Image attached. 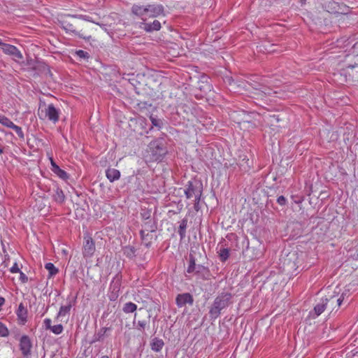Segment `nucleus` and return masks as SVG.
<instances>
[{"label":"nucleus","instance_id":"obj_12","mask_svg":"<svg viewBox=\"0 0 358 358\" xmlns=\"http://www.w3.org/2000/svg\"><path fill=\"white\" fill-rule=\"evenodd\" d=\"M59 110L53 104H49L45 110V117L55 123L59 120Z\"/></svg>","mask_w":358,"mask_h":358},{"label":"nucleus","instance_id":"obj_32","mask_svg":"<svg viewBox=\"0 0 358 358\" xmlns=\"http://www.w3.org/2000/svg\"><path fill=\"white\" fill-rule=\"evenodd\" d=\"M0 123L8 128H11L14 124L10 119L2 115H0Z\"/></svg>","mask_w":358,"mask_h":358},{"label":"nucleus","instance_id":"obj_44","mask_svg":"<svg viewBox=\"0 0 358 358\" xmlns=\"http://www.w3.org/2000/svg\"><path fill=\"white\" fill-rule=\"evenodd\" d=\"M141 216L143 219L145 220V221L150 220V213L149 211H145L143 213H141Z\"/></svg>","mask_w":358,"mask_h":358},{"label":"nucleus","instance_id":"obj_8","mask_svg":"<svg viewBox=\"0 0 358 358\" xmlns=\"http://www.w3.org/2000/svg\"><path fill=\"white\" fill-rule=\"evenodd\" d=\"M148 17H157L164 15V6L161 4L146 5Z\"/></svg>","mask_w":358,"mask_h":358},{"label":"nucleus","instance_id":"obj_22","mask_svg":"<svg viewBox=\"0 0 358 358\" xmlns=\"http://www.w3.org/2000/svg\"><path fill=\"white\" fill-rule=\"evenodd\" d=\"M157 230V226L152 220L145 221L142 225V229L141 231H145V232L155 233Z\"/></svg>","mask_w":358,"mask_h":358},{"label":"nucleus","instance_id":"obj_28","mask_svg":"<svg viewBox=\"0 0 358 358\" xmlns=\"http://www.w3.org/2000/svg\"><path fill=\"white\" fill-rule=\"evenodd\" d=\"M72 306L71 302L66 306H62L59 308V313H57V317H63L69 313Z\"/></svg>","mask_w":358,"mask_h":358},{"label":"nucleus","instance_id":"obj_42","mask_svg":"<svg viewBox=\"0 0 358 358\" xmlns=\"http://www.w3.org/2000/svg\"><path fill=\"white\" fill-rule=\"evenodd\" d=\"M10 271L13 273L20 272L17 264L15 262L13 266L10 268Z\"/></svg>","mask_w":358,"mask_h":358},{"label":"nucleus","instance_id":"obj_19","mask_svg":"<svg viewBox=\"0 0 358 358\" xmlns=\"http://www.w3.org/2000/svg\"><path fill=\"white\" fill-rule=\"evenodd\" d=\"M110 330V327H102L98 332L94 334L92 340L90 341V343L92 344L97 341H102L104 336H106L107 331Z\"/></svg>","mask_w":358,"mask_h":358},{"label":"nucleus","instance_id":"obj_18","mask_svg":"<svg viewBox=\"0 0 358 358\" xmlns=\"http://www.w3.org/2000/svg\"><path fill=\"white\" fill-rule=\"evenodd\" d=\"M164 345V343L162 339L159 338H154L150 342V348L152 350L159 352H160Z\"/></svg>","mask_w":358,"mask_h":358},{"label":"nucleus","instance_id":"obj_15","mask_svg":"<svg viewBox=\"0 0 358 358\" xmlns=\"http://www.w3.org/2000/svg\"><path fill=\"white\" fill-rule=\"evenodd\" d=\"M120 172L114 168H108L106 170V176L110 182H113L120 178Z\"/></svg>","mask_w":358,"mask_h":358},{"label":"nucleus","instance_id":"obj_17","mask_svg":"<svg viewBox=\"0 0 358 358\" xmlns=\"http://www.w3.org/2000/svg\"><path fill=\"white\" fill-rule=\"evenodd\" d=\"M142 28L147 32L159 31L161 29V23L159 20H155L152 23H143Z\"/></svg>","mask_w":358,"mask_h":358},{"label":"nucleus","instance_id":"obj_4","mask_svg":"<svg viewBox=\"0 0 358 358\" xmlns=\"http://www.w3.org/2000/svg\"><path fill=\"white\" fill-rule=\"evenodd\" d=\"M184 193L188 199L192 197L199 199V196H201L203 193L202 182L196 178L189 180L185 185Z\"/></svg>","mask_w":358,"mask_h":358},{"label":"nucleus","instance_id":"obj_47","mask_svg":"<svg viewBox=\"0 0 358 358\" xmlns=\"http://www.w3.org/2000/svg\"><path fill=\"white\" fill-rule=\"evenodd\" d=\"M343 296H341L339 298H337V299L335 297V303H336L338 308L340 307V306L343 303Z\"/></svg>","mask_w":358,"mask_h":358},{"label":"nucleus","instance_id":"obj_21","mask_svg":"<svg viewBox=\"0 0 358 358\" xmlns=\"http://www.w3.org/2000/svg\"><path fill=\"white\" fill-rule=\"evenodd\" d=\"M54 193L52 194L53 199L59 203H62L65 200V196L62 189L58 187H55L53 189Z\"/></svg>","mask_w":358,"mask_h":358},{"label":"nucleus","instance_id":"obj_39","mask_svg":"<svg viewBox=\"0 0 358 358\" xmlns=\"http://www.w3.org/2000/svg\"><path fill=\"white\" fill-rule=\"evenodd\" d=\"M201 197V196H199V199H197V197H194V208L196 211H199L201 208L199 205Z\"/></svg>","mask_w":358,"mask_h":358},{"label":"nucleus","instance_id":"obj_11","mask_svg":"<svg viewBox=\"0 0 358 358\" xmlns=\"http://www.w3.org/2000/svg\"><path fill=\"white\" fill-rule=\"evenodd\" d=\"M1 48L5 54L13 56L15 58L21 59L23 57L20 51L14 45L3 43Z\"/></svg>","mask_w":358,"mask_h":358},{"label":"nucleus","instance_id":"obj_52","mask_svg":"<svg viewBox=\"0 0 358 358\" xmlns=\"http://www.w3.org/2000/svg\"><path fill=\"white\" fill-rule=\"evenodd\" d=\"M100 358H109V357L107 355H103Z\"/></svg>","mask_w":358,"mask_h":358},{"label":"nucleus","instance_id":"obj_49","mask_svg":"<svg viewBox=\"0 0 358 358\" xmlns=\"http://www.w3.org/2000/svg\"><path fill=\"white\" fill-rule=\"evenodd\" d=\"M43 68H44L45 70H46V71H47L46 73H48L49 75H51V71H50V69H49L48 65L44 64L43 65Z\"/></svg>","mask_w":358,"mask_h":358},{"label":"nucleus","instance_id":"obj_9","mask_svg":"<svg viewBox=\"0 0 358 358\" xmlns=\"http://www.w3.org/2000/svg\"><path fill=\"white\" fill-rule=\"evenodd\" d=\"M20 350L24 357H28L31 355V349L32 343L29 337L27 335H23L20 339Z\"/></svg>","mask_w":358,"mask_h":358},{"label":"nucleus","instance_id":"obj_51","mask_svg":"<svg viewBox=\"0 0 358 358\" xmlns=\"http://www.w3.org/2000/svg\"><path fill=\"white\" fill-rule=\"evenodd\" d=\"M97 24H99L103 29H104L105 31H106V24H99V23H97Z\"/></svg>","mask_w":358,"mask_h":358},{"label":"nucleus","instance_id":"obj_55","mask_svg":"<svg viewBox=\"0 0 358 358\" xmlns=\"http://www.w3.org/2000/svg\"><path fill=\"white\" fill-rule=\"evenodd\" d=\"M27 358V357H26Z\"/></svg>","mask_w":358,"mask_h":358},{"label":"nucleus","instance_id":"obj_31","mask_svg":"<svg viewBox=\"0 0 358 358\" xmlns=\"http://www.w3.org/2000/svg\"><path fill=\"white\" fill-rule=\"evenodd\" d=\"M220 259L225 262L229 257V250L228 248H221L218 252Z\"/></svg>","mask_w":358,"mask_h":358},{"label":"nucleus","instance_id":"obj_10","mask_svg":"<svg viewBox=\"0 0 358 358\" xmlns=\"http://www.w3.org/2000/svg\"><path fill=\"white\" fill-rule=\"evenodd\" d=\"M176 303L179 308H182L187 304L192 306L194 303L193 296L189 293L179 294L176 298Z\"/></svg>","mask_w":358,"mask_h":358},{"label":"nucleus","instance_id":"obj_41","mask_svg":"<svg viewBox=\"0 0 358 358\" xmlns=\"http://www.w3.org/2000/svg\"><path fill=\"white\" fill-rule=\"evenodd\" d=\"M76 53H77L78 56L81 58L88 57V53L84 50H80L77 51Z\"/></svg>","mask_w":358,"mask_h":358},{"label":"nucleus","instance_id":"obj_7","mask_svg":"<svg viewBox=\"0 0 358 358\" xmlns=\"http://www.w3.org/2000/svg\"><path fill=\"white\" fill-rule=\"evenodd\" d=\"M249 85L252 87V88L255 91V94L258 96L263 98L267 95H270L271 94L272 90L268 87H266L263 84L257 82H248Z\"/></svg>","mask_w":358,"mask_h":358},{"label":"nucleus","instance_id":"obj_14","mask_svg":"<svg viewBox=\"0 0 358 358\" xmlns=\"http://www.w3.org/2000/svg\"><path fill=\"white\" fill-rule=\"evenodd\" d=\"M131 10L132 14L140 17L143 21H145L148 18L146 6L134 4Z\"/></svg>","mask_w":358,"mask_h":358},{"label":"nucleus","instance_id":"obj_36","mask_svg":"<svg viewBox=\"0 0 358 358\" xmlns=\"http://www.w3.org/2000/svg\"><path fill=\"white\" fill-rule=\"evenodd\" d=\"M10 129H13L20 138L24 139V135L20 127L14 124Z\"/></svg>","mask_w":358,"mask_h":358},{"label":"nucleus","instance_id":"obj_29","mask_svg":"<svg viewBox=\"0 0 358 358\" xmlns=\"http://www.w3.org/2000/svg\"><path fill=\"white\" fill-rule=\"evenodd\" d=\"M122 276L119 274H117L113 279L111 282L110 287H113V292L114 291H118L120 286V282H121Z\"/></svg>","mask_w":358,"mask_h":358},{"label":"nucleus","instance_id":"obj_53","mask_svg":"<svg viewBox=\"0 0 358 358\" xmlns=\"http://www.w3.org/2000/svg\"><path fill=\"white\" fill-rule=\"evenodd\" d=\"M3 152V148H0V155H1Z\"/></svg>","mask_w":358,"mask_h":358},{"label":"nucleus","instance_id":"obj_25","mask_svg":"<svg viewBox=\"0 0 358 358\" xmlns=\"http://www.w3.org/2000/svg\"><path fill=\"white\" fill-rule=\"evenodd\" d=\"M123 254L129 259H134L136 257V250L133 246H125L122 248Z\"/></svg>","mask_w":358,"mask_h":358},{"label":"nucleus","instance_id":"obj_33","mask_svg":"<svg viewBox=\"0 0 358 358\" xmlns=\"http://www.w3.org/2000/svg\"><path fill=\"white\" fill-rule=\"evenodd\" d=\"M53 173L63 180H66L69 178L68 173L65 171L61 169L59 167L56 169Z\"/></svg>","mask_w":358,"mask_h":358},{"label":"nucleus","instance_id":"obj_48","mask_svg":"<svg viewBox=\"0 0 358 358\" xmlns=\"http://www.w3.org/2000/svg\"><path fill=\"white\" fill-rule=\"evenodd\" d=\"M138 122L141 127L143 128L144 126L146 124V120L145 118H140L138 120Z\"/></svg>","mask_w":358,"mask_h":358},{"label":"nucleus","instance_id":"obj_35","mask_svg":"<svg viewBox=\"0 0 358 358\" xmlns=\"http://www.w3.org/2000/svg\"><path fill=\"white\" fill-rule=\"evenodd\" d=\"M63 326L62 324H56L54 326H52L51 329H50L53 334H60L63 331Z\"/></svg>","mask_w":358,"mask_h":358},{"label":"nucleus","instance_id":"obj_23","mask_svg":"<svg viewBox=\"0 0 358 358\" xmlns=\"http://www.w3.org/2000/svg\"><path fill=\"white\" fill-rule=\"evenodd\" d=\"M194 272L198 274H201L202 275V278L205 280H208L210 277V273L209 269L207 267L202 266L201 264L197 265Z\"/></svg>","mask_w":358,"mask_h":358},{"label":"nucleus","instance_id":"obj_16","mask_svg":"<svg viewBox=\"0 0 358 358\" xmlns=\"http://www.w3.org/2000/svg\"><path fill=\"white\" fill-rule=\"evenodd\" d=\"M140 235L143 244L146 248H150L152 241L156 238H154L152 233L145 232V231H140Z\"/></svg>","mask_w":358,"mask_h":358},{"label":"nucleus","instance_id":"obj_45","mask_svg":"<svg viewBox=\"0 0 358 358\" xmlns=\"http://www.w3.org/2000/svg\"><path fill=\"white\" fill-rule=\"evenodd\" d=\"M50 164L52 166L51 170L52 172H54L56 170V169H58L59 167L52 158H50Z\"/></svg>","mask_w":358,"mask_h":358},{"label":"nucleus","instance_id":"obj_50","mask_svg":"<svg viewBox=\"0 0 358 358\" xmlns=\"http://www.w3.org/2000/svg\"><path fill=\"white\" fill-rule=\"evenodd\" d=\"M354 68H357L358 69V64H355V65H348L347 66V69H354Z\"/></svg>","mask_w":358,"mask_h":358},{"label":"nucleus","instance_id":"obj_2","mask_svg":"<svg viewBox=\"0 0 358 358\" xmlns=\"http://www.w3.org/2000/svg\"><path fill=\"white\" fill-rule=\"evenodd\" d=\"M233 303V295L231 292L223 291L215 298L209 309V315L212 319H217L222 310Z\"/></svg>","mask_w":358,"mask_h":358},{"label":"nucleus","instance_id":"obj_20","mask_svg":"<svg viewBox=\"0 0 358 358\" xmlns=\"http://www.w3.org/2000/svg\"><path fill=\"white\" fill-rule=\"evenodd\" d=\"M149 118L152 122V127L150 129H152V127H156L158 130H159L163 127L164 121L162 118H159L157 117V115L154 114H151L149 116Z\"/></svg>","mask_w":358,"mask_h":358},{"label":"nucleus","instance_id":"obj_24","mask_svg":"<svg viewBox=\"0 0 358 358\" xmlns=\"http://www.w3.org/2000/svg\"><path fill=\"white\" fill-rule=\"evenodd\" d=\"M187 227V220L186 218H184L180 221L178 231V233L180 236V240H182L185 237Z\"/></svg>","mask_w":358,"mask_h":358},{"label":"nucleus","instance_id":"obj_26","mask_svg":"<svg viewBox=\"0 0 358 358\" xmlns=\"http://www.w3.org/2000/svg\"><path fill=\"white\" fill-rule=\"evenodd\" d=\"M45 268L48 271V278L54 277L59 272V269L56 268L52 263L50 262L46 263L45 264Z\"/></svg>","mask_w":358,"mask_h":358},{"label":"nucleus","instance_id":"obj_46","mask_svg":"<svg viewBox=\"0 0 358 358\" xmlns=\"http://www.w3.org/2000/svg\"><path fill=\"white\" fill-rule=\"evenodd\" d=\"M20 279L21 280V281L24 283L27 282L28 281L27 276L22 272H20Z\"/></svg>","mask_w":358,"mask_h":358},{"label":"nucleus","instance_id":"obj_38","mask_svg":"<svg viewBox=\"0 0 358 358\" xmlns=\"http://www.w3.org/2000/svg\"><path fill=\"white\" fill-rule=\"evenodd\" d=\"M152 106L151 103H148L146 101H141L137 103V107L140 111L143 112V110L147 109L148 107Z\"/></svg>","mask_w":358,"mask_h":358},{"label":"nucleus","instance_id":"obj_27","mask_svg":"<svg viewBox=\"0 0 358 358\" xmlns=\"http://www.w3.org/2000/svg\"><path fill=\"white\" fill-rule=\"evenodd\" d=\"M136 309H137V306L134 303H132V302L126 303L122 308V310L125 313H132L135 312L136 310Z\"/></svg>","mask_w":358,"mask_h":358},{"label":"nucleus","instance_id":"obj_40","mask_svg":"<svg viewBox=\"0 0 358 358\" xmlns=\"http://www.w3.org/2000/svg\"><path fill=\"white\" fill-rule=\"evenodd\" d=\"M277 202L280 206H285L287 203V199L284 196H280L277 199Z\"/></svg>","mask_w":358,"mask_h":358},{"label":"nucleus","instance_id":"obj_13","mask_svg":"<svg viewBox=\"0 0 358 358\" xmlns=\"http://www.w3.org/2000/svg\"><path fill=\"white\" fill-rule=\"evenodd\" d=\"M18 323L24 325L27 322L28 310L23 303H20L16 310Z\"/></svg>","mask_w":358,"mask_h":358},{"label":"nucleus","instance_id":"obj_54","mask_svg":"<svg viewBox=\"0 0 358 358\" xmlns=\"http://www.w3.org/2000/svg\"><path fill=\"white\" fill-rule=\"evenodd\" d=\"M141 135H143L144 134L143 132L139 133Z\"/></svg>","mask_w":358,"mask_h":358},{"label":"nucleus","instance_id":"obj_37","mask_svg":"<svg viewBox=\"0 0 358 358\" xmlns=\"http://www.w3.org/2000/svg\"><path fill=\"white\" fill-rule=\"evenodd\" d=\"M148 322L146 320H139L137 322L136 329L139 331H144L145 327L148 326Z\"/></svg>","mask_w":358,"mask_h":358},{"label":"nucleus","instance_id":"obj_30","mask_svg":"<svg viewBox=\"0 0 358 358\" xmlns=\"http://www.w3.org/2000/svg\"><path fill=\"white\" fill-rule=\"evenodd\" d=\"M197 265L195 263V258L193 255H189V264L187 269L188 273H192L195 271Z\"/></svg>","mask_w":358,"mask_h":358},{"label":"nucleus","instance_id":"obj_6","mask_svg":"<svg viewBox=\"0 0 358 358\" xmlns=\"http://www.w3.org/2000/svg\"><path fill=\"white\" fill-rule=\"evenodd\" d=\"M95 252V243L92 238L89 235L84 236V243L83 254L84 257L89 258L92 257Z\"/></svg>","mask_w":358,"mask_h":358},{"label":"nucleus","instance_id":"obj_1","mask_svg":"<svg viewBox=\"0 0 358 358\" xmlns=\"http://www.w3.org/2000/svg\"><path fill=\"white\" fill-rule=\"evenodd\" d=\"M83 20L92 22L91 17L87 15H68L60 20L59 24L66 33H71L85 41H90L92 36L82 33L85 25Z\"/></svg>","mask_w":358,"mask_h":358},{"label":"nucleus","instance_id":"obj_3","mask_svg":"<svg viewBox=\"0 0 358 358\" xmlns=\"http://www.w3.org/2000/svg\"><path fill=\"white\" fill-rule=\"evenodd\" d=\"M150 159L152 162H161L168 152L164 138H157L148 145Z\"/></svg>","mask_w":358,"mask_h":358},{"label":"nucleus","instance_id":"obj_43","mask_svg":"<svg viewBox=\"0 0 358 358\" xmlns=\"http://www.w3.org/2000/svg\"><path fill=\"white\" fill-rule=\"evenodd\" d=\"M51 322H52L51 320L49 318H46L44 320L43 323H44L45 327L46 329H51V327H52Z\"/></svg>","mask_w":358,"mask_h":358},{"label":"nucleus","instance_id":"obj_5","mask_svg":"<svg viewBox=\"0 0 358 358\" xmlns=\"http://www.w3.org/2000/svg\"><path fill=\"white\" fill-rule=\"evenodd\" d=\"M335 303V296L330 298L321 299L315 306L313 310L309 312V317L315 319L320 315L329 306H333Z\"/></svg>","mask_w":358,"mask_h":358},{"label":"nucleus","instance_id":"obj_34","mask_svg":"<svg viewBox=\"0 0 358 358\" xmlns=\"http://www.w3.org/2000/svg\"><path fill=\"white\" fill-rule=\"evenodd\" d=\"M9 335V331L4 324L0 322V336L6 337Z\"/></svg>","mask_w":358,"mask_h":358}]
</instances>
